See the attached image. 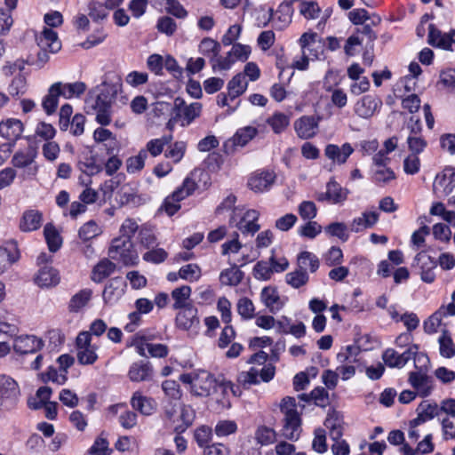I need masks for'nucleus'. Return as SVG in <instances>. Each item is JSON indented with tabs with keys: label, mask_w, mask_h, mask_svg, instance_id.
Returning <instances> with one entry per match:
<instances>
[{
	"label": "nucleus",
	"mask_w": 455,
	"mask_h": 455,
	"mask_svg": "<svg viewBox=\"0 0 455 455\" xmlns=\"http://www.w3.org/2000/svg\"><path fill=\"white\" fill-rule=\"evenodd\" d=\"M98 93L91 92L85 100V109L88 114H95L96 121L101 125L111 123L110 109L112 100L116 94L114 85L103 84Z\"/></svg>",
	"instance_id": "obj_1"
},
{
	"label": "nucleus",
	"mask_w": 455,
	"mask_h": 455,
	"mask_svg": "<svg viewBox=\"0 0 455 455\" xmlns=\"http://www.w3.org/2000/svg\"><path fill=\"white\" fill-rule=\"evenodd\" d=\"M281 411L283 413V427L282 435L283 437L296 441L301 432V418L297 411V403L294 397L286 396L280 403Z\"/></svg>",
	"instance_id": "obj_2"
},
{
	"label": "nucleus",
	"mask_w": 455,
	"mask_h": 455,
	"mask_svg": "<svg viewBox=\"0 0 455 455\" xmlns=\"http://www.w3.org/2000/svg\"><path fill=\"white\" fill-rule=\"evenodd\" d=\"M36 42L40 51L37 52L36 60L30 65H36L38 68H42L49 61L50 54L57 53L61 49V43L58 34L48 28H44L36 36Z\"/></svg>",
	"instance_id": "obj_3"
},
{
	"label": "nucleus",
	"mask_w": 455,
	"mask_h": 455,
	"mask_svg": "<svg viewBox=\"0 0 455 455\" xmlns=\"http://www.w3.org/2000/svg\"><path fill=\"white\" fill-rule=\"evenodd\" d=\"M180 380L191 386V392L197 396H208L215 387V379L207 371L199 370L181 374Z\"/></svg>",
	"instance_id": "obj_4"
},
{
	"label": "nucleus",
	"mask_w": 455,
	"mask_h": 455,
	"mask_svg": "<svg viewBox=\"0 0 455 455\" xmlns=\"http://www.w3.org/2000/svg\"><path fill=\"white\" fill-rule=\"evenodd\" d=\"M259 212L256 210L235 208L229 219V226L235 227L243 235H253L260 228L258 224Z\"/></svg>",
	"instance_id": "obj_5"
},
{
	"label": "nucleus",
	"mask_w": 455,
	"mask_h": 455,
	"mask_svg": "<svg viewBox=\"0 0 455 455\" xmlns=\"http://www.w3.org/2000/svg\"><path fill=\"white\" fill-rule=\"evenodd\" d=\"M108 256L125 266L136 265L139 260V256L134 249L132 239L128 237H116L113 239L108 249Z\"/></svg>",
	"instance_id": "obj_6"
},
{
	"label": "nucleus",
	"mask_w": 455,
	"mask_h": 455,
	"mask_svg": "<svg viewBox=\"0 0 455 455\" xmlns=\"http://www.w3.org/2000/svg\"><path fill=\"white\" fill-rule=\"evenodd\" d=\"M411 358H417L419 361L423 359L428 362L427 355L419 354V346L411 345L404 352L399 354L393 348H387L382 355V359L386 365L390 368H403Z\"/></svg>",
	"instance_id": "obj_7"
},
{
	"label": "nucleus",
	"mask_w": 455,
	"mask_h": 455,
	"mask_svg": "<svg viewBox=\"0 0 455 455\" xmlns=\"http://www.w3.org/2000/svg\"><path fill=\"white\" fill-rule=\"evenodd\" d=\"M20 389L17 382L9 376L0 375V404L6 410L13 408L19 400Z\"/></svg>",
	"instance_id": "obj_8"
},
{
	"label": "nucleus",
	"mask_w": 455,
	"mask_h": 455,
	"mask_svg": "<svg viewBox=\"0 0 455 455\" xmlns=\"http://www.w3.org/2000/svg\"><path fill=\"white\" fill-rule=\"evenodd\" d=\"M138 354L141 356L164 358L167 356L169 348L164 344L152 343L146 337L137 336L132 342Z\"/></svg>",
	"instance_id": "obj_9"
},
{
	"label": "nucleus",
	"mask_w": 455,
	"mask_h": 455,
	"mask_svg": "<svg viewBox=\"0 0 455 455\" xmlns=\"http://www.w3.org/2000/svg\"><path fill=\"white\" fill-rule=\"evenodd\" d=\"M44 346L42 339L35 335H20L13 339L12 347L19 355L34 354L40 351Z\"/></svg>",
	"instance_id": "obj_10"
},
{
	"label": "nucleus",
	"mask_w": 455,
	"mask_h": 455,
	"mask_svg": "<svg viewBox=\"0 0 455 455\" xmlns=\"http://www.w3.org/2000/svg\"><path fill=\"white\" fill-rule=\"evenodd\" d=\"M276 175L271 170H259L251 174L248 187L256 193L268 190L275 183Z\"/></svg>",
	"instance_id": "obj_11"
},
{
	"label": "nucleus",
	"mask_w": 455,
	"mask_h": 455,
	"mask_svg": "<svg viewBox=\"0 0 455 455\" xmlns=\"http://www.w3.org/2000/svg\"><path fill=\"white\" fill-rule=\"evenodd\" d=\"M382 100L376 95H364L359 99L354 107L356 116L363 119H369L381 108Z\"/></svg>",
	"instance_id": "obj_12"
},
{
	"label": "nucleus",
	"mask_w": 455,
	"mask_h": 455,
	"mask_svg": "<svg viewBox=\"0 0 455 455\" xmlns=\"http://www.w3.org/2000/svg\"><path fill=\"white\" fill-rule=\"evenodd\" d=\"M408 382L420 397L428 396L433 390V379L423 371L422 367L409 373Z\"/></svg>",
	"instance_id": "obj_13"
},
{
	"label": "nucleus",
	"mask_w": 455,
	"mask_h": 455,
	"mask_svg": "<svg viewBox=\"0 0 455 455\" xmlns=\"http://www.w3.org/2000/svg\"><path fill=\"white\" fill-rule=\"evenodd\" d=\"M455 188V171L452 168H445L435 176L433 184V191L439 196H449Z\"/></svg>",
	"instance_id": "obj_14"
},
{
	"label": "nucleus",
	"mask_w": 455,
	"mask_h": 455,
	"mask_svg": "<svg viewBox=\"0 0 455 455\" xmlns=\"http://www.w3.org/2000/svg\"><path fill=\"white\" fill-rule=\"evenodd\" d=\"M357 347H347L345 351L337 355V360L341 364L336 368L339 375H341L343 380L353 377L355 373V368L353 363L356 361L355 352Z\"/></svg>",
	"instance_id": "obj_15"
},
{
	"label": "nucleus",
	"mask_w": 455,
	"mask_h": 455,
	"mask_svg": "<svg viewBox=\"0 0 455 455\" xmlns=\"http://www.w3.org/2000/svg\"><path fill=\"white\" fill-rule=\"evenodd\" d=\"M36 156V152L33 148H28L27 151H18L12 156V164L16 168L28 167L23 173L24 178L36 176L38 167L36 165L31 166L35 162Z\"/></svg>",
	"instance_id": "obj_16"
},
{
	"label": "nucleus",
	"mask_w": 455,
	"mask_h": 455,
	"mask_svg": "<svg viewBox=\"0 0 455 455\" xmlns=\"http://www.w3.org/2000/svg\"><path fill=\"white\" fill-rule=\"evenodd\" d=\"M257 132V129L252 126H246L237 130L235 135L224 143L226 153L232 154L237 147H244L256 136Z\"/></svg>",
	"instance_id": "obj_17"
},
{
	"label": "nucleus",
	"mask_w": 455,
	"mask_h": 455,
	"mask_svg": "<svg viewBox=\"0 0 455 455\" xmlns=\"http://www.w3.org/2000/svg\"><path fill=\"white\" fill-rule=\"evenodd\" d=\"M294 129L300 139L313 138L318 129V120L313 116H303L295 121Z\"/></svg>",
	"instance_id": "obj_18"
},
{
	"label": "nucleus",
	"mask_w": 455,
	"mask_h": 455,
	"mask_svg": "<svg viewBox=\"0 0 455 455\" xmlns=\"http://www.w3.org/2000/svg\"><path fill=\"white\" fill-rule=\"evenodd\" d=\"M19 259L20 251L15 242H8L0 246V275L4 273Z\"/></svg>",
	"instance_id": "obj_19"
},
{
	"label": "nucleus",
	"mask_w": 455,
	"mask_h": 455,
	"mask_svg": "<svg viewBox=\"0 0 455 455\" xmlns=\"http://www.w3.org/2000/svg\"><path fill=\"white\" fill-rule=\"evenodd\" d=\"M353 152L354 148L350 143H344L341 147L328 144L324 149L325 156L337 164H345Z\"/></svg>",
	"instance_id": "obj_20"
},
{
	"label": "nucleus",
	"mask_w": 455,
	"mask_h": 455,
	"mask_svg": "<svg viewBox=\"0 0 455 455\" xmlns=\"http://www.w3.org/2000/svg\"><path fill=\"white\" fill-rule=\"evenodd\" d=\"M128 377L132 382L149 381L153 378V368L149 362H135L128 371Z\"/></svg>",
	"instance_id": "obj_21"
},
{
	"label": "nucleus",
	"mask_w": 455,
	"mask_h": 455,
	"mask_svg": "<svg viewBox=\"0 0 455 455\" xmlns=\"http://www.w3.org/2000/svg\"><path fill=\"white\" fill-rule=\"evenodd\" d=\"M176 316V324L180 329L188 331L199 325L197 309L193 306L180 308Z\"/></svg>",
	"instance_id": "obj_22"
},
{
	"label": "nucleus",
	"mask_w": 455,
	"mask_h": 455,
	"mask_svg": "<svg viewBox=\"0 0 455 455\" xmlns=\"http://www.w3.org/2000/svg\"><path fill=\"white\" fill-rule=\"evenodd\" d=\"M131 405L134 410L145 416L153 414L156 408L155 400L143 395L140 391L133 393L131 398Z\"/></svg>",
	"instance_id": "obj_23"
},
{
	"label": "nucleus",
	"mask_w": 455,
	"mask_h": 455,
	"mask_svg": "<svg viewBox=\"0 0 455 455\" xmlns=\"http://www.w3.org/2000/svg\"><path fill=\"white\" fill-rule=\"evenodd\" d=\"M417 411L418 416L412 419V426H419L435 417L440 419L439 406L435 403H431L428 401H423L418 406Z\"/></svg>",
	"instance_id": "obj_24"
},
{
	"label": "nucleus",
	"mask_w": 455,
	"mask_h": 455,
	"mask_svg": "<svg viewBox=\"0 0 455 455\" xmlns=\"http://www.w3.org/2000/svg\"><path fill=\"white\" fill-rule=\"evenodd\" d=\"M260 299L271 313L275 314L283 307V302L281 300L275 287L267 286L263 288L260 293Z\"/></svg>",
	"instance_id": "obj_25"
},
{
	"label": "nucleus",
	"mask_w": 455,
	"mask_h": 455,
	"mask_svg": "<svg viewBox=\"0 0 455 455\" xmlns=\"http://www.w3.org/2000/svg\"><path fill=\"white\" fill-rule=\"evenodd\" d=\"M124 294V282L122 278L116 277L111 279L102 292V297L107 304L116 302Z\"/></svg>",
	"instance_id": "obj_26"
},
{
	"label": "nucleus",
	"mask_w": 455,
	"mask_h": 455,
	"mask_svg": "<svg viewBox=\"0 0 455 455\" xmlns=\"http://www.w3.org/2000/svg\"><path fill=\"white\" fill-rule=\"evenodd\" d=\"M23 124L18 119H8L0 123V136L15 142L22 134Z\"/></svg>",
	"instance_id": "obj_27"
},
{
	"label": "nucleus",
	"mask_w": 455,
	"mask_h": 455,
	"mask_svg": "<svg viewBox=\"0 0 455 455\" xmlns=\"http://www.w3.org/2000/svg\"><path fill=\"white\" fill-rule=\"evenodd\" d=\"M60 96L65 99H71L73 97H80L86 90V84L83 82L75 83H61L56 82L52 84Z\"/></svg>",
	"instance_id": "obj_28"
},
{
	"label": "nucleus",
	"mask_w": 455,
	"mask_h": 455,
	"mask_svg": "<svg viewBox=\"0 0 455 455\" xmlns=\"http://www.w3.org/2000/svg\"><path fill=\"white\" fill-rule=\"evenodd\" d=\"M35 282L40 287H52L60 283L59 273L52 267L44 266L38 271Z\"/></svg>",
	"instance_id": "obj_29"
},
{
	"label": "nucleus",
	"mask_w": 455,
	"mask_h": 455,
	"mask_svg": "<svg viewBox=\"0 0 455 455\" xmlns=\"http://www.w3.org/2000/svg\"><path fill=\"white\" fill-rule=\"evenodd\" d=\"M427 42L432 46L439 47L443 50H451V38L449 34H443L435 28L433 24L429 25Z\"/></svg>",
	"instance_id": "obj_30"
},
{
	"label": "nucleus",
	"mask_w": 455,
	"mask_h": 455,
	"mask_svg": "<svg viewBox=\"0 0 455 455\" xmlns=\"http://www.w3.org/2000/svg\"><path fill=\"white\" fill-rule=\"evenodd\" d=\"M379 220V214L376 212H365L361 217L355 218L351 223V230L358 233L365 228H371Z\"/></svg>",
	"instance_id": "obj_31"
},
{
	"label": "nucleus",
	"mask_w": 455,
	"mask_h": 455,
	"mask_svg": "<svg viewBox=\"0 0 455 455\" xmlns=\"http://www.w3.org/2000/svg\"><path fill=\"white\" fill-rule=\"evenodd\" d=\"M116 270V264L108 259L100 260L94 266L92 272V280L95 283H100L108 277Z\"/></svg>",
	"instance_id": "obj_32"
},
{
	"label": "nucleus",
	"mask_w": 455,
	"mask_h": 455,
	"mask_svg": "<svg viewBox=\"0 0 455 455\" xmlns=\"http://www.w3.org/2000/svg\"><path fill=\"white\" fill-rule=\"evenodd\" d=\"M92 296L91 289H83L72 296L68 303L70 312L77 313L88 305Z\"/></svg>",
	"instance_id": "obj_33"
},
{
	"label": "nucleus",
	"mask_w": 455,
	"mask_h": 455,
	"mask_svg": "<svg viewBox=\"0 0 455 455\" xmlns=\"http://www.w3.org/2000/svg\"><path fill=\"white\" fill-rule=\"evenodd\" d=\"M42 214L36 210H29L24 212L20 227L22 231H34L40 228Z\"/></svg>",
	"instance_id": "obj_34"
},
{
	"label": "nucleus",
	"mask_w": 455,
	"mask_h": 455,
	"mask_svg": "<svg viewBox=\"0 0 455 455\" xmlns=\"http://www.w3.org/2000/svg\"><path fill=\"white\" fill-rule=\"evenodd\" d=\"M248 87V82L245 80L244 75L236 74L228 84V96L231 100H235L242 95Z\"/></svg>",
	"instance_id": "obj_35"
},
{
	"label": "nucleus",
	"mask_w": 455,
	"mask_h": 455,
	"mask_svg": "<svg viewBox=\"0 0 455 455\" xmlns=\"http://www.w3.org/2000/svg\"><path fill=\"white\" fill-rule=\"evenodd\" d=\"M415 260H419L425 265H427V269L420 270L421 280L427 283H431L435 281V275L434 269L436 267L435 261L425 252H419L416 255Z\"/></svg>",
	"instance_id": "obj_36"
},
{
	"label": "nucleus",
	"mask_w": 455,
	"mask_h": 455,
	"mask_svg": "<svg viewBox=\"0 0 455 455\" xmlns=\"http://www.w3.org/2000/svg\"><path fill=\"white\" fill-rule=\"evenodd\" d=\"M243 277V273L236 265H234L230 268L225 269L220 273V281L224 285L236 286L241 283Z\"/></svg>",
	"instance_id": "obj_37"
},
{
	"label": "nucleus",
	"mask_w": 455,
	"mask_h": 455,
	"mask_svg": "<svg viewBox=\"0 0 455 455\" xmlns=\"http://www.w3.org/2000/svg\"><path fill=\"white\" fill-rule=\"evenodd\" d=\"M196 172H192L190 176L187 177L182 185L173 192V196L178 199H185L193 194V192L198 188L196 182Z\"/></svg>",
	"instance_id": "obj_38"
},
{
	"label": "nucleus",
	"mask_w": 455,
	"mask_h": 455,
	"mask_svg": "<svg viewBox=\"0 0 455 455\" xmlns=\"http://www.w3.org/2000/svg\"><path fill=\"white\" fill-rule=\"evenodd\" d=\"M442 335L438 339L440 355L445 358H451L455 355V344L445 329H441Z\"/></svg>",
	"instance_id": "obj_39"
},
{
	"label": "nucleus",
	"mask_w": 455,
	"mask_h": 455,
	"mask_svg": "<svg viewBox=\"0 0 455 455\" xmlns=\"http://www.w3.org/2000/svg\"><path fill=\"white\" fill-rule=\"evenodd\" d=\"M220 49L219 42L211 37L204 38L198 45L199 52L208 57L210 60H214L219 55Z\"/></svg>",
	"instance_id": "obj_40"
},
{
	"label": "nucleus",
	"mask_w": 455,
	"mask_h": 455,
	"mask_svg": "<svg viewBox=\"0 0 455 455\" xmlns=\"http://www.w3.org/2000/svg\"><path fill=\"white\" fill-rule=\"evenodd\" d=\"M309 280L308 274L306 270L298 267L294 271L285 275L286 283L294 289H299L307 283Z\"/></svg>",
	"instance_id": "obj_41"
},
{
	"label": "nucleus",
	"mask_w": 455,
	"mask_h": 455,
	"mask_svg": "<svg viewBox=\"0 0 455 455\" xmlns=\"http://www.w3.org/2000/svg\"><path fill=\"white\" fill-rule=\"evenodd\" d=\"M52 390L51 387L44 386L37 389L36 397L30 398L28 401V407L33 410L41 409L44 404L49 403Z\"/></svg>",
	"instance_id": "obj_42"
},
{
	"label": "nucleus",
	"mask_w": 455,
	"mask_h": 455,
	"mask_svg": "<svg viewBox=\"0 0 455 455\" xmlns=\"http://www.w3.org/2000/svg\"><path fill=\"white\" fill-rule=\"evenodd\" d=\"M191 295V288L188 285H182L172 291V298L174 300L173 308L180 309L190 306L187 303Z\"/></svg>",
	"instance_id": "obj_43"
},
{
	"label": "nucleus",
	"mask_w": 455,
	"mask_h": 455,
	"mask_svg": "<svg viewBox=\"0 0 455 455\" xmlns=\"http://www.w3.org/2000/svg\"><path fill=\"white\" fill-rule=\"evenodd\" d=\"M60 92L53 84L48 89L47 94L42 101V107L47 115H52L56 111L59 103Z\"/></svg>",
	"instance_id": "obj_44"
},
{
	"label": "nucleus",
	"mask_w": 455,
	"mask_h": 455,
	"mask_svg": "<svg viewBox=\"0 0 455 455\" xmlns=\"http://www.w3.org/2000/svg\"><path fill=\"white\" fill-rule=\"evenodd\" d=\"M327 196H329V202L332 204H339L347 199V191L344 190L339 183L331 180L326 186Z\"/></svg>",
	"instance_id": "obj_45"
},
{
	"label": "nucleus",
	"mask_w": 455,
	"mask_h": 455,
	"mask_svg": "<svg viewBox=\"0 0 455 455\" xmlns=\"http://www.w3.org/2000/svg\"><path fill=\"white\" fill-rule=\"evenodd\" d=\"M267 123L270 125L275 133H281L288 127L290 118L283 113L275 112L267 118Z\"/></svg>",
	"instance_id": "obj_46"
},
{
	"label": "nucleus",
	"mask_w": 455,
	"mask_h": 455,
	"mask_svg": "<svg viewBox=\"0 0 455 455\" xmlns=\"http://www.w3.org/2000/svg\"><path fill=\"white\" fill-rule=\"evenodd\" d=\"M297 262L298 267L304 270L308 267L312 273L315 272L319 267L318 258L309 251L300 252L298 256Z\"/></svg>",
	"instance_id": "obj_47"
},
{
	"label": "nucleus",
	"mask_w": 455,
	"mask_h": 455,
	"mask_svg": "<svg viewBox=\"0 0 455 455\" xmlns=\"http://www.w3.org/2000/svg\"><path fill=\"white\" fill-rule=\"evenodd\" d=\"M44 233L49 250L52 252L57 251L61 245V238L56 228L52 224H47Z\"/></svg>",
	"instance_id": "obj_48"
},
{
	"label": "nucleus",
	"mask_w": 455,
	"mask_h": 455,
	"mask_svg": "<svg viewBox=\"0 0 455 455\" xmlns=\"http://www.w3.org/2000/svg\"><path fill=\"white\" fill-rule=\"evenodd\" d=\"M202 104L199 102H194L186 107L183 109L181 117H179L181 120V125H189L196 117L200 116Z\"/></svg>",
	"instance_id": "obj_49"
},
{
	"label": "nucleus",
	"mask_w": 455,
	"mask_h": 455,
	"mask_svg": "<svg viewBox=\"0 0 455 455\" xmlns=\"http://www.w3.org/2000/svg\"><path fill=\"white\" fill-rule=\"evenodd\" d=\"M179 275L181 279L192 283L197 281L201 277L202 271L198 265L190 263L180 268Z\"/></svg>",
	"instance_id": "obj_50"
},
{
	"label": "nucleus",
	"mask_w": 455,
	"mask_h": 455,
	"mask_svg": "<svg viewBox=\"0 0 455 455\" xmlns=\"http://www.w3.org/2000/svg\"><path fill=\"white\" fill-rule=\"evenodd\" d=\"M138 240L142 246L148 249L154 247L156 244V236L153 229L147 225H142L140 227Z\"/></svg>",
	"instance_id": "obj_51"
},
{
	"label": "nucleus",
	"mask_w": 455,
	"mask_h": 455,
	"mask_svg": "<svg viewBox=\"0 0 455 455\" xmlns=\"http://www.w3.org/2000/svg\"><path fill=\"white\" fill-rule=\"evenodd\" d=\"M381 21V18L379 15H373L371 20V23L363 24L361 28H356V35H363L366 36L370 43H373L377 39V34L372 30L371 26H378Z\"/></svg>",
	"instance_id": "obj_52"
},
{
	"label": "nucleus",
	"mask_w": 455,
	"mask_h": 455,
	"mask_svg": "<svg viewBox=\"0 0 455 455\" xmlns=\"http://www.w3.org/2000/svg\"><path fill=\"white\" fill-rule=\"evenodd\" d=\"M445 316V312L437 310L424 323V330L427 333L432 334L438 331L442 325V319Z\"/></svg>",
	"instance_id": "obj_53"
},
{
	"label": "nucleus",
	"mask_w": 455,
	"mask_h": 455,
	"mask_svg": "<svg viewBox=\"0 0 455 455\" xmlns=\"http://www.w3.org/2000/svg\"><path fill=\"white\" fill-rule=\"evenodd\" d=\"M259 371L251 367L248 371H242L237 377L238 383L244 388H249L251 385L259 383L258 379Z\"/></svg>",
	"instance_id": "obj_54"
},
{
	"label": "nucleus",
	"mask_w": 455,
	"mask_h": 455,
	"mask_svg": "<svg viewBox=\"0 0 455 455\" xmlns=\"http://www.w3.org/2000/svg\"><path fill=\"white\" fill-rule=\"evenodd\" d=\"M97 358L96 347L92 345L77 350V360L81 364H92L96 362Z\"/></svg>",
	"instance_id": "obj_55"
},
{
	"label": "nucleus",
	"mask_w": 455,
	"mask_h": 455,
	"mask_svg": "<svg viewBox=\"0 0 455 455\" xmlns=\"http://www.w3.org/2000/svg\"><path fill=\"white\" fill-rule=\"evenodd\" d=\"M311 399L316 406L325 408L330 405L328 391L323 387H317L311 391Z\"/></svg>",
	"instance_id": "obj_56"
},
{
	"label": "nucleus",
	"mask_w": 455,
	"mask_h": 455,
	"mask_svg": "<svg viewBox=\"0 0 455 455\" xmlns=\"http://www.w3.org/2000/svg\"><path fill=\"white\" fill-rule=\"evenodd\" d=\"M273 273L270 263L263 260L259 261L253 268V275L258 280H269Z\"/></svg>",
	"instance_id": "obj_57"
},
{
	"label": "nucleus",
	"mask_w": 455,
	"mask_h": 455,
	"mask_svg": "<svg viewBox=\"0 0 455 455\" xmlns=\"http://www.w3.org/2000/svg\"><path fill=\"white\" fill-rule=\"evenodd\" d=\"M100 234V228L97 223L93 220H90L84 223L79 229L78 235L84 241H88Z\"/></svg>",
	"instance_id": "obj_58"
},
{
	"label": "nucleus",
	"mask_w": 455,
	"mask_h": 455,
	"mask_svg": "<svg viewBox=\"0 0 455 455\" xmlns=\"http://www.w3.org/2000/svg\"><path fill=\"white\" fill-rule=\"evenodd\" d=\"M146 159V153L141 150L137 156L128 158L126 161L127 172L129 173H134L140 171L145 165Z\"/></svg>",
	"instance_id": "obj_59"
},
{
	"label": "nucleus",
	"mask_w": 455,
	"mask_h": 455,
	"mask_svg": "<svg viewBox=\"0 0 455 455\" xmlns=\"http://www.w3.org/2000/svg\"><path fill=\"white\" fill-rule=\"evenodd\" d=\"M108 444V440L100 435L94 441L87 455H110L111 450Z\"/></svg>",
	"instance_id": "obj_60"
},
{
	"label": "nucleus",
	"mask_w": 455,
	"mask_h": 455,
	"mask_svg": "<svg viewBox=\"0 0 455 455\" xmlns=\"http://www.w3.org/2000/svg\"><path fill=\"white\" fill-rule=\"evenodd\" d=\"M27 91V81L22 76H15L9 85L8 92L12 97L23 95Z\"/></svg>",
	"instance_id": "obj_61"
},
{
	"label": "nucleus",
	"mask_w": 455,
	"mask_h": 455,
	"mask_svg": "<svg viewBox=\"0 0 455 455\" xmlns=\"http://www.w3.org/2000/svg\"><path fill=\"white\" fill-rule=\"evenodd\" d=\"M299 214L303 220H313L317 213V208L312 201H303L298 207Z\"/></svg>",
	"instance_id": "obj_62"
},
{
	"label": "nucleus",
	"mask_w": 455,
	"mask_h": 455,
	"mask_svg": "<svg viewBox=\"0 0 455 455\" xmlns=\"http://www.w3.org/2000/svg\"><path fill=\"white\" fill-rule=\"evenodd\" d=\"M407 144L409 150L414 155L420 154L427 146V140L421 135L408 136Z\"/></svg>",
	"instance_id": "obj_63"
},
{
	"label": "nucleus",
	"mask_w": 455,
	"mask_h": 455,
	"mask_svg": "<svg viewBox=\"0 0 455 455\" xmlns=\"http://www.w3.org/2000/svg\"><path fill=\"white\" fill-rule=\"evenodd\" d=\"M237 311L244 319H251L254 316V305L248 298H242L237 302Z\"/></svg>",
	"instance_id": "obj_64"
}]
</instances>
